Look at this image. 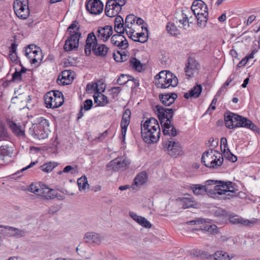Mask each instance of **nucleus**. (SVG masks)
Listing matches in <instances>:
<instances>
[{
	"label": "nucleus",
	"mask_w": 260,
	"mask_h": 260,
	"mask_svg": "<svg viewBox=\"0 0 260 260\" xmlns=\"http://www.w3.org/2000/svg\"><path fill=\"white\" fill-rule=\"evenodd\" d=\"M114 20V30L116 33L124 34L126 27H125L123 18L120 15H116Z\"/></svg>",
	"instance_id": "a878e982"
},
{
	"label": "nucleus",
	"mask_w": 260,
	"mask_h": 260,
	"mask_svg": "<svg viewBox=\"0 0 260 260\" xmlns=\"http://www.w3.org/2000/svg\"><path fill=\"white\" fill-rule=\"evenodd\" d=\"M137 17L134 14H129L127 15L125 19V27L131 28V26L136 21Z\"/></svg>",
	"instance_id": "c03bdc74"
},
{
	"label": "nucleus",
	"mask_w": 260,
	"mask_h": 260,
	"mask_svg": "<svg viewBox=\"0 0 260 260\" xmlns=\"http://www.w3.org/2000/svg\"><path fill=\"white\" fill-rule=\"evenodd\" d=\"M148 129L141 130V136L143 141L147 144H152L158 142L160 136V131Z\"/></svg>",
	"instance_id": "1a4fd4ad"
},
{
	"label": "nucleus",
	"mask_w": 260,
	"mask_h": 260,
	"mask_svg": "<svg viewBox=\"0 0 260 260\" xmlns=\"http://www.w3.org/2000/svg\"><path fill=\"white\" fill-rule=\"evenodd\" d=\"M148 39V35H145L144 32H141L136 33V39H133L135 42H140L141 43H146Z\"/></svg>",
	"instance_id": "09e8293b"
},
{
	"label": "nucleus",
	"mask_w": 260,
	"mask_h": 260,
	"mask_svg": "<svg viewBox=\"0 0 260 260\" xmlns=\"http://www.w3.org/2000/svg\"><path fill=\"white\" fill-rule=\"evenodd\" d=\"M97 45V39L94 33L93 32L89 33L87 36L84 49L86 55H89L92 50L93 53L98 56Z\"/></svg>",
	"instance_id": "0eeeda50"
},
{
	"label": "nucleus",
	"mask_w": 260,
	"mask_h": 260,
	"mask_svg": "<svg viewBox=\"0 0 260 260\" xmlns=\"http://www.w3.org/2000/svg\"><path fill=\"white\" fill-rule=\"evenodd\" d=\"M100 100H99V106H105L109 104V100L107 96L103 94H100Z\"/></svg>",
	"instance_id": "bf43d9fd"
},
{
	"label": "nucleus",
	"mask_w": 260,
	"mask_h": 260,
	"mask_svg": "<svg viewBox=\"0 0 260 260\" xmlns=\"http://www.w3.org/2000/svg\"><path fill=\"white\" fill-rule=\"evenodd\" d=\"M71 72L69 70H65L62 72V78L60 80V82L63 85H67L69 84L68 82H66L64 81H62V80H65L66 79H69L70 76H71Z\"/></svg>",
	"instance_id": "e2e57ef3"
},
{
	"label": "nucleus",
	"mask_w": 260,
	"mask_h": 260,
	"mask_svg": "<svg viewBox=\"0 0 260 260\" xmlns=\"http://www.w3.org/2000/svg\"><path fill=\"white\" fill-rule=\"evenodd\" d=\"M129 216L136 221L138 224L142 226L144 228L150 229L151 228L152 225L150 222L147 220L145 217L141 216L138 215L136 213L134 212H129Z\"/></svg>",
	"instance_id": "b1692460"
},
{
	"label": "nucleus",
	"mask_w": 260,
	"mask_h": 260,
	"mask_svg": "<svg viewBox=\"0 0 260 260\" xmlns=\"http://www.w3.org/2000/svg\"><path fill=\"white\" fill-rule=\"evenodd\" d=\"M59 94L60 95V97H63V95L62 92L58 90L50 91L48 92L45 95L46 96H51L52 98H55L57 97L59 98Z\"/></svg>",
	"instance_id": "0e129e2a"
},
{
	"label": "nucleus",
	"mask_w": 260,
	"mask_h": 260,
	"mask_svg": "<svg viewBox=\"0 0 260 260\" xmlns=\"http://www.w3.org/2000/svg\"><path fill=\"white\" fill-rule=\"evenodd\" d=\"M49 125L48 121L40 117L37 119V122L29 128L28 133L35 139H45L48 137Z\"/></svg>",
	"instance_id": "f03ea898"
},
{
	"label": "nucleus",
	"mask_w": 260,
	"mask_h": 260,
	"mask_svg": "<svg viewBox=\"0 0 260 260\" xmlns=\"http://www.w3.org/2000/svg\"><path fill=\"white\" fill-rule=\"evenodd\" d=\"M106 88V84L103 81V80H99V98L100 96V94L105 91Z\"/></svg>",
	"instance_id": "774afa93"
},
{
	"label": "nucleus",
	"mask_w": 260,
	"mask_h": 260,
	"mask_svg": "<svg viewBox=\"0 0 260 260\" xmlns=\"http://www.w3.org/2000/svg\"><path fill=\"white\" fill-rule=\"evenodd\" d=\"M115 159L117 160L116 163L118 165L119 170L125 168L130 164L128 160L123 159L122 158H115Z\"/></svg>",
	"instance_id": "603ef678"
},
{
	"label": "nucleus",
	"mask_w": 260,
	"mask_h": 260,
	"mask_svg": "<svg viewBox=\"0 0 260 260\" xmlns=\"http://www.w3.org/2000/svg\"><path fill=\"white\" fill-rule=\"evenodd\" d=\"M227 152H226V149H224L223 151V154L227 159L233 162L236 161L237 160V157L232 153L229 149L227 148Z\"/></svg>",
	"instance_id": "13d9d810"
},
{
	"label": "nucleus",
	"mask_w": 260,
	"mask_h": 260,
	"mask_svg": "<svg viewBox=\"0 0 260 260\" xmlns=\"http://www.w3.org/2000/svg\"><path fill=\"white\" fill-rule=\"evenodd\" d=\"M169 73H172L169 71H162L159 73L156 76L157 80L155 82L157 87H161L163 86V83L165 82V78H167Z\"/></svg>",
	"instance_id": "473e14b6"
},
{
	"label": "nucleus",
	"mask_w": 260,
	"mask_h": 260,
	"mask_svg": "<svg viewBox=\"0 0 260 260\" xmlns=\"http://www.w3.org/2000/svg\"><path fill=\"white\" fill-rule=\"evenodd\" d=\"M57 166L55 162H49L40 167L41 170L46 173L51 172Z\"/></svg>",
	"instance_id": "79ce46f5"
},
{
	"label": "nucleus",
	"mask_w": 260,
	"mask_h": 260,
	"mask_svg": "<svg viewBox=\"0 0 260 260\" xmlns=\"http://www.w3.org/2000/svg\"><path fill=\"white\" fill-rule=\"evenodd\" d=\"M13 9L17 16L21 19H26L29 15L28 5L13 4Z\"/></svg>",
	"instance_id": "ddd939ff"
},
{
	"label": "nucleus",
	"mask_w": 260,
	"mask_h": 260,
	"mask_svg": "<svg viewBox=\"0 0 260 260\" xmlns=\"http://www.w3.org/2000/svg\"><path fill=\"white\" fill-rule=\"evenodd\" d=\"M9 138L7 128L4 124H0V141L7 140Z\"/></svg>",
	"instance_id": "49530a36"
},
{
	"label": "nucleus",
	"mask_w": 260,
	"mask_h": 260,
	"mask_svg": "<svg viewBox=\"0 0 260 260\" xmlns=\"http://www.w3.org/2000/svg\"><path fill=\"white\" fill-rule=\"evenodd\" d=\"M232 182L228 181L208 180L206 181L208 185H215L214 187L213 193L219 195H225V198L230 199L237 196L236 189L232 185Z\"/></svg>",
	"instance_id": "f257e3e1"
},
{
	"label": "nucleus",
	"mask_w": 260,
	"mask_h": 260,
	"mask_svg": "<svg viewBox=\"0 0 260 260\" xmlns=\"http://www.w3.org/2000/svg\"><path fill=\"white\" fill-rule=\"evenodd\" d=\"M113 28L111 25L99 27V38L106 42L112 35Z\"/></svg>",
	"instance_id": "aec40b11"
},
{
	"label": "nucleus",
	"mask_w": 260,
	"mask_h": 260,
	"mask_svg": "<svg viewBox=\"0 0 260 260\" xmlns=\"http://www.w3.org/2000/svg\"><path fill=\"white\" fill-rule=\"evenodd\" d=\"M78 22L77 21H74L69 26L68 28V31L69 32L70 35L71 33H80L79 32V27H77Z\"/></svg>",
	"instance_id": "3c124183"
},
{
	"label": "nucleus",
	"mask_w": 260,
	"mask_h": 260,
	"mask_svg": "<svg viewBox=\"0 0 260 260\" xmlns=\"http://www.w3.org/2000/svg\"><path fill=\"white\" fill-rule=\"evenodd\" d=\"M84 239L86 243L96 244L98 241V234L93 232H87L85 234Z\"/></svg>",
	"instance_id": "4c0bfd02"
},
{
	"label": "nucleus",
	"mask_w": 260,
	"mask_h": 260,
	"mask_svg": "<svg viewBox=\"0 0 260 260\" xmlns=\"http://www.w3.org/2000/svg\"><path fill=\"white\" fill-rule=\"evenodd\" d=\"M13 151V148L8 145H2L0 147V160H4L6 156L11 157Z\"/></svg>",
	"instance_id": "7c9ffc66"
},
{
	"label": "nucleus",
	"mask_w": 260,
	"mask_h": 260,
	"mask_svg": "<svg viewBox=\"0 0 260 260\" xmlns=\"http://www.w3.org/2000/svg\"><path fill=\"white\" fill-rule=\"evenodd\" d=\"M202 89V86L201 84H197L187 92L184 93V98L186 99H188L190 98H199L201 94Z\"/></svg>",
	"instance_id": "bb28decb"
},
{
	"label": "nucleus",
	"mask_w": 260,
	"mask_h": 260,
	"mask_svg": "<svg viewBox=\"0 0 260 260\" xmlns=\"http://www.w3.org/2000/svg\"><path fill=\"white\" fill-rule=\"evenodd\" d=\"M59 94V98H53L51 96H44V101L46 107L48 108H56L60 107L64 102V97H60Z\"/></svg>",
	"instance_id": "4468645a"
},
{
	"label": "nucleus",
	"mask_w": 260,
	"mask_h": 260,
	"mask_svg": "<svg viewBox=\"0 0 260 260\" xmlns=\"http://www.w3.org/2000/svg\"><path fill=\"white\" fill-rule=\"evenodd\" d=\"M147 180V175L146 172H142L138 174L135 179V184L136 185H142Z\"/></svg>",
	"instance_id": "ea45409f"
},
{
	"label": "nucleus",
	"mask_w": 260,
	"mask_h": 260,
	"mask_svg": "<svg viewBox=\"0 0 260 260\" xmlns=\"http://www.w3.org/2000/svg\"><path fill=\"white\" fill-rule=\"evenodd\" d=\"M10 60L16 64L19 63L20 66H22V64L20 61L18 60V57L17 53H9V55Z\"/></svg>",
	"instance_id": "338daca9"
},
{
	"label": "nucleus",
	"mask_w": 260,
	"mask_h": 260,
	"mask_svg": "<svg viewBox=\"0 0 260 260\" xmlns=\"http://www.w3.org/2000/svg\"><path fill=\"white\" fill-rule=\"evenodd\" d=\"M62 172H64V173L74 174L77 172V169L75 167L69 165L63 168Z\"/></svg>",
	"instance_id": "680f3d73"
},
{
	"label": "nucleus",
	"mask_w": 260,
	"mask_h": 260,
	"mask_svg": "<svg viewBox=\"0 0 260 260\" xmlns=\"http://www.w3.org/2000/svg\"><path fill=\"white\" fill-rule=\"evenodd\" d=\"M206 185H203L201 184H192L191 186V189H192L193 193L196 195H201L205 194V193H210L212 194V192L213 191L209 190L208 189V185L205 182Z\"/></svg>",
	"instance_id": "cd10ccee"
},
{
	"label": "nucleus",
	"mask_w": 260,
	"mask_h": 260,
	"mask_svg": "<svg viewBox=\"0 0 260 260\" xmlns=\"http://www.w3.org/2000/svg\"><path fill=\"white\" fill-rule=\"evenodd\" d=\"M213 149L205 151L202 154L201 162L207 168L217 169L222 165L223 158L219 151L214 150L216 154H213Z\"/></svg>",
	"instance_id": "7ed1b4c3"
},
{
	"label": "nucleus",
	"mask_w": 260,
	"mask_h": 260,
	"mask_svg": "<svg viewBox=\"0 0 260 260\" xmlns=\"http://www.w3.org/2000/svg\"><path fill=\"white\" fill-rule=\"evenodd\" d=\"M132 76L126 74H121L117 80V84L122 85L131 81Z\"/></svg>",
	"instance_id": "37998d69"
},
{
	"label": "nucleus",
	"mask_w": 260,
	"mask_h": 260,
	"mask_svg": "<svg viewBox=\"0 0 260 260\" xmlns=\"http://www.w3.org/2000/svg\"><path fill=\"white\" fill-rule=\"evenodd\" d=\"M177 98L178 95L175 92L159 93V94L160 101L165 106L171 105Z\"/></svg>",
	"instance_id": "6ab92c4d"
},
{
	"label": "nucleus",
	"mask_w": 260,
	"mask_h": 260,
	"mask_svg": "<svg viewBox=\"0 0 260 260\" xmlns=\"http://www.w3.org/2000/svg\"><path fill=\"white\" fill-rule=\"evenodd\" d=\"M7 124L11 129L13 133L18 137H24L25 132L20 125H17L15 122L10 120H7Z\"/></svg>",
	"instance_id": "4be33fe9"
},
{
	"label": "nucleus",
	"mask_w": 260,
	"mask_h": 260,
	"mask_svg": "<svg viewBox=\"0 0 260 260\" xmlns=\"http://www.w3.org/2000/svg\"><path fill=\"white\" fill-rule=\"evenodd\" d=\"M214 260H231L230 255L225 251L218 250L213 254Z\"/></svg>",
	"instance_id": "e433bc0d"
},
{
	"label": "nucleus",
	"mask_w": 260,
	"mask_h": 260,
	"mask_svg": "<svg viewBox=\"0 0 260 260\" xmlns=\"http://www.w3.org/2000/svg\"><path fill=\"white\" fill-rule=\"evenodd\" d=\"M230 222L233 224H240L249 227H251L254 224L256 223L258 219L256 218H252V219H244L243 218L239 217L237 215H231L229 217Z\"/></svg>",
	"instance_id": "2eb2a0df"
},
{
	"label": "nucleus",
	"mask_w": 260,
	"mask_h": 260,
	"mask_svg": "<svg viewBox=\"0 0 260 260\" xmlns=\"http://www.w3.org/2000/svg\"><path fill=\"white\" fill-rule=\"evenodd\" d=\"M194 16L197 19L198 25L201 28L205 27L208 20V12H206V14L204 13L201 15H194Z\"/></svg>",
	"instance_id": "f704fd0d"
},
{
	"label": "nucleus",
	"mask_w": 260,
	"mask_h": 260,
	"mask_svg": "<svg viewBox=\"0 0 260 260\" xmlns=\"http://www.w3.org/2000/svg\"><path fill=\"white\" fill-rule=\"evenodd\" d=\"M165 82L163 83V86L161 87H157L162 89L169 88L170 86L174 87L177 86L178 84L177 78L172 73H169L167 78L164 80Z\"/></svg>",
	"instance_id": "393cba45"
},
{
	"label": "nucleus",
	"mask_w": 260,
	"mask_h": 260,
	"mask_svg": "<svg viewBox=\"0 0 260 260\" xmlns=\"http://www.w3.org/2000/svg\"><path fill=\"white\" fill-rule=\"evenodd\" d=\"M21 67V69L19 71H18L16 69H15V72L12 74V81L20 82L22 81V74L26 72L27 69L23 67L22 65Z\"/></svg>",
	"instance_id": "58836bf2"
},
{
	"label": "nucleus",
	"mask_w": 260,
	"mask_h": 260,
	"mask_svg": "<svg viewBox=\"0 0 260 260\" xmlns=\"http://www.w3.org/2000/svg\"><path fill=\"white\" fill-rule=\"evenodd\" d=\"M235 115H238V114L230 111H228L224 114L225 125L227 128L229 129L237 128V127H235L236 123H237V120L235 119H236Z\"/></svg>",
	"instance_id": "5701e85b"
},
{
	"label": "nucleus",
	"mask_w": 260,
	"mask_h": 260,
	"mask_svg": "<svg viewBox=\"0 0 260 260\" xmlns=\"http://www.w3.org/2000/svg\"><path fill=\"white\" fill-rule=\"evenodd\" d=\"M81 36V33H71L63 46L64 51L69 52L77 49L79 47V41Z\"/></svg>",
	"instance_id": "6e6552de"
},
{
	"label": "nucleus",
	"mask_w": 260,
	"mask_h": 260,
	"mask_svg": "<svg viewBox=\"0 0 260 260\" xmlns=\"http://www.w3.org/2000/svg\"><path fill=\"white\" fill-rule=\"evenodd\" d=\"M199 64L195 59L190 57H188L184 69L186 76H187L188 79L192 76L194 72L199 70Z\"/></svg>",
	"instance_id": "f8f14e48"
},
{
	"label": "nucleus",
	"mask_w": 260,
	"mask_h": 260,
	"mask_svg": "<svg viewBox=\"0 0 260 260\" xmlns=\"http://www.w3.org/2000/svg\"><path fill=\"white\" fill-rule=\"evenodd\" d=\"M36 51H37V54L34 55V58L30 60V62L31 64H35L39 61L41 62L43 58V55L40 48H38Z\"/></svg>",
	"instance_id": "8fccbe9b"
},
{
	"label": "nucleus",
	"mask_w": 260,
	"mask_h": 260,
	"mask_svg": "<svg viewBox=\"0 0 260 260\" xmlns=\"http://www.w3.org/2000/svg\"><path fill=\"white\" fill-rule=\"evenodd\" d=\"M208 7L202 0H195L191 6V10L194 15H201L208 12Z\"/></svg>",
	"instance_id": "f3484780"
},
{
	"label": "nucleus",
	"mask_w": 260,
	"mask_h": 260,
	"mask_svg": "<svg viewBox=\"0 0 260 260\" xmlns=\"http://www.w3.org/2000/svg\"><path fill=\"white\" fill-rule=\"evenodd\" d=\"M162 146L165 151H168L170 155L175 157L180 154L182 150L180 144L174 141L172 138L169 140L164 141Z\"/></svg>",
	"instance_id": "39448f33"
},
{
	"label": "nucleus",
	"mask_w": 260,
	"mask_h": 260,
	"mask_svg": "<svg viewBox=\"0 0 260 260\" xmlns=\"http://www.w3.org/2000/svg\"><path fill=\"white\" fill-rule=\"evenodd\" d=\"M196 254L198 257H199L201 259H208L213 257V254H210L208 252L205 251H197Z\"/></svg>",
	"instance_id": "5fc2aeb1"
},
{
	"label": "nucleus",
	"mask_w": 260,
	"mask_h": 260,
	"mask_svg": "<svg viewBox=\"0 0 260 260\" xmlns=\"http://www.w3.org/2000/svg\"><path fill=\"white\" fill-rule=\"evenodd\" d=\"M87 93H93L95 103H98V82H91L87 84L86 87Z\"/></svg>",
	"instance_id": "c85d7f7f"
},
{
	"label": "nucleus",
	"mask_w": 260,
	"mask_h": 260,
	"mask_svg": "<svg viewBox=\"0 0 260 260\" xmlns=\"http://www.w3.org/2000/svg\"><path fill=\"white\" fill-rule=\"evenodd\" d=\"M141 130L143 131H146L148 129L154 131H156V130L160 131L158 121L156 119L153 117L147 118L144 122L142 121L141 123ZM155 133H156V132H155Z\"/></svg>",
	"instance_id": "dca6fc26"
},
{
	"label": "nucleus",
	"mask_w": 260,
	"mask_h": 260,
	"mask_svg": "<svg viewBox=\"0 0 260 260\" xmlns=\"http://www.w3.org/2000/svg\"><path fill=\"white\" fill-rule=\"evenodd\" d=\"M29 190L38 195L44 194V188L40 187V185L37 183H31L29 187Z\"/></svg>",
	"instance_id": "a19ab883"
},
{
	"label": "nucleus",
	"mask_w": 260,
	"mask_h": 260,
	"mask_svg": "<svg viewBox=\"0 0 260 260\" xmlns=\"http://www.w3.org/2000/svg\"><path fill=\"white\" fill-rule=\"evenodd\" d=\"M167 30L172 36H177L179 34V30L177 26L173 23H168L167 27Z\"/></svg>",
	"instance_id": "a18cd8bd"
},
{
	"label": "nucleus",
	"mask_w": 260,
	"mask_h": 260,
	"mask_svg": "<svg viewBox=\"0 0 260 260\" xmlns=\"http://www.w3.org/2000/svg\"><path fill=\"white\" fill-rule=\"evenodd\" d=\"M201 231L204 233H208L210 234H217L218 229L215 224H206V222L200 225L199 228L192 229V231Z\"/></svg>",
	"instance_id": "412c9836"
},
{
	"label": "nucleus",
	"mask_w": 260,
	"mask_h": 260,
	"mask_svg": "<svg viewBox=\"0 0 260 260\" xmlns=\"http://www.w3.org/2000/svg\"><path fill=\"white\" fill-rule=\"evenodd\" d=\"M182 202V208L187 209L194 206V202L191 199L187 198H183L181 199Z\"/></svg>",
	"instance_id": "864d4df0"
},
{
	"label": "nucleus",
	"mask_w": 260,
	"mask_h": 260,
	"mask_svg": "<svg viewBox=\"0 0 260 260\" xmlns=\"http://www.w3.org/2000/svg\"><path fill=\"white\" fill-rule=\"evenodd\" d=\"M127 0H108L105 7V14L110 17H115L122 10Z\"/></svg>",
	"instance_id": "20e7f679"
},
{
	"label": "nucleus",
	"mask_w": 260,
	"mask_h": 260,
	"mask_svg": "<svg viewBox=\"0 0 260 260\" xmlns=\"http://www.w3.org/2000/svg\"><path fill=\"white\" fill-rule=\"evenodd\" d=\"M123 34L117 33L111 36V42L112 45L122 49H126L128 47V43Z\"/></svg>",
	"instance_id": "9d476101"
},
{
	"label": "nucleus",
	"mask_w": 260,
	"mask_h": 260,
	"mask_svg": "<svg viewBox=\"0 0 260 260\" xmlns=\"http://www.w3.org/2000/svg\"><path fill=\"white\" fill-rule=\"evenodd\" d=\"M85 6L89 13L93 15L98 14V0H87Z\"/></svg>",
	"instance_id": "c756f323"
},
{
	"label": "nucleus",
	"mask_w": 260,
	"mask_h": 260,
	"mask_svg": "<svg viewBox=\"0 0 260 260\" xmlns=\"http://www.w3.org/2000/svg\"><path fill=\"white\" fill-rule=\"evenodd\" d=\"M0 227L4 228L10 231L9 234L11 236L23 237L24 236L25 234V232L24 231L12 226L0 225Z\"/></svg>",
	"instance_id": "2f4dec72"
},
{
	"label": "nucleus",
	"mask_w": 260,
	"mask_h": 260,
	"mask_svg": "<svg viewBox=\"0 0 260 260\" xmlns=\"http://www.w3.org/2000/svg\"><path fill=\"white\" fill-rule=\"evenodd\" d=\"M77 184L80 191L85 190L86 186L88 185L87 178L85 176H82L77 180Z\"/></svg>",
	"instance_id": "de8ad7c7"
},
{
	"label": "nucleus",
	"mask_w": 260,
	"mask_h": 260,
	"mask_svg": "<svg viewBox=\"0 0 260 260\" xmlns=\"http://www.w3.org/2000/svg\"><path fill=\"white\" fill-rule=\"evenodd\" d=\"M236 118L235 119L236 120H237V123H236V125H235V127H245L247 128L249 122H250V120L248 119L246 117H244L243 116H242L240 115H235Z\"/></svg>",
	"instance_id": "72a5a7b5"
},
{
	"label": "nucleus",
	"mask_w": 260,
	"mask_h": 260,
	"mask_svg": "<svg viewBox=\"0 0 260 260\" xmlns=\"http://www.w3.org/2000/svg\"><path fill=\"white\" fill-rule=\"evenodd\" d=\"M116 160L115 159L109 162L107 165V171H111L113 172L118 171L119 170L118 165L116 163Z\"/></svg>",
	"instance_id": "4d7b16f0"
},
{
	"label": "nucleus",
	"mask_w": 260,
	"mask_h": 260,
	"mask_svg": "<svg viewBox=\"0 0 260 260\" xmlns=\"http://www.w3.org/2000/svg\"><path fill=\"white\" fill-rule=\"evenodd\" d=\"M205 222V220L203 218H197L194 220H192L190 221H188L186 222V224L188 225H195V224H202L203 223Z\"/></svg>",
	"instance_id": "69168bd1"
},
{
	"label": "nucleus",
	"mask_w": 260,
	"mask_h": 260,
	"mask_svg": "<svg viewBox=\"0 0 260 260\" xmlns=\"http://www.w3.org/2000/svg\"><path fill=\"white\" fill-rule=\"evenodd\" d=\"M214 215L216 217L224 218L228 216V212L226 210L222 209H218L214 212Z\"/></svg>",
	"instance_id": "052dcab7"
},
{
	"label": "nucleus",
	"mask_w": 260,
	"mask_h": 260,
	"mask_svg": "<svg viewBox=\"0 0 260 260\" xmlns=\"http://www.w3.org/2000/svg\"><path fill=\"white\" fill-rule=\"evenodd\" d=\"M109 48L105 44H99V56H106Z\"/></svg>",
	"instance_id": "6e6d98bb"
},
{
	"label": "nucleus",
	"mask_w": 260,
	"mask_h": 260,
	"mask_svg": "<svg viewBox=\"0 0 260 260\" xmlns=\"http://www.w3.org/2000/svg\"><path fill=\"white\" fill-rule=\"evenodd\" d=\"M131 116V110L129 109H125L123 113L120 124L121 127L122 142L123 143L125 142L126 132L127 127L130 122Z\"/></svg>",
	"instance_id": "9b49d317"
},
{
	"label": "nucleus",
	"mask_w": 260,
	"mask_h": 260,
	"mask_svg": "<svg viewBox=\"0 0 260 260\" xmlns=\"http://www.w3.org/2000/svg\"><path fill=\"white\" fill-rule=\"evenodd\" d=\"M173 115L171 113V115L168 116L162 121V123H160L162 133L165 136L174 137L177 135V131L172 123Z\"/></svg>",
	"instance_id": "423d86ee"
},
{
	"label": "nucleus",
	"mask_w": 260,
	"mask_h": 260,
	"mask_svg": "<svg viewBox=\"0 0 260 260\" xmlns=\"http://www.w3.org/2000/svg\"><path fill=\"white\" fill-rule=\"evenodd\" d=\"M155 109L160 123H162V121L164 120L168 116L171 115V113L174 115V111L176 110V109L166 108L160 105H156Z\"/></svg>",
	"instance_id": "a211bd4d"
},
{
	"label": "nucleus",
	"mask_w": 260,
	"mask_h": 260,
	"mask_svg": "<svg viewBox=\"0 0 260 260\" xmlns=\"http://www.w3.org/2000/svg\"><path fill=\"white\" fill-rule=\"evenodd\" d=\"M129 66L138 72L142 70V64L136 57H132L129 60Z\"/></svg>",
	"instance_id": "c9c22d12"
}]
</instances>
